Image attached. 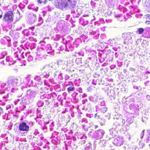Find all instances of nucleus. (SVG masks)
<instances>
[{"mask_svg": "<svg viewBox=\"0 0 150 150\" xmlns=\"http://www.w3.org/2000/svg\"><path fill=\"white\" fill-rule=\"evenodd\" d=\"M144 31V29L143 28H140L138 29L137 32H138V34H141L143 33Z\"/></svg>", "mask_w": 150, "mask_h": 150, "instance_id": "obj_9", "label": "nucleus"}, {"mask_svg": "<svg viewBox=\"0 0 150 150\" xmlns=\"http://www.w3.org/2000/svg\"><path fill=\"white\" fill-rule=\"evenodd\" d=\"M74 90V87L72 86H69L67 88V90L69 92L73 91Z\"/></svg>", "mask_w": 150, "mask_h": 150, "instance_id": "obj_10", "label": "nucleus"}, {"mask_svg": "<svg viewBox=\"0 0 150 150\" xmlns=\"http://www.w3.org/2000/svg\"><path fill=\"white\" fill-rule=\"evenodd\" d=\"M124 142L123 139L120 137L115 138L113 142V144L117 146H120L122 145Z\"/></svg>", "mask_w": 150, "mask_h": 150, "instance_id": "obj_4", "label": "nucleus"}, {"mask_svg": "<svg viewBox=\"0 0 150 150\" xmlns=\"http://www.w3.org/2000/svg\"><path fill=\"white\" fill-rule=\"evenodd\" d=\"M68 5L66 0H61L56 3V6L59 9L63 10L67 7Z\"/></svg>", "mask_w": 150, "mask_h": 150, "instance_id": "obj_3", "label": "nucleus"}, {"mask_svg": "<svg viewBox=\"0 0 150 150\" xmlns=\"http://www.w3.org/2000/svg\"><path fill=\"white\" fill-rule=\"evenodd\" d=\"M31 28L32 29H34V27H32Z\"/></svg>", "mask_w": 150, "mask_h": 150, "instance_id": "obj_19", "label": "nucleus"}, {"mask_svg": "<svg viewBox=\"0 0 150 150\" xmlns=\"http://www.w3.org/2000/svg\"><path fill=\"white\" fill-rule=\"evenodd\" d=\"M46 70L47 71H49L50 70V69L52 68V67L50 66L49 65L45 67Z\"/></svg>", "mask_w": 150, "mask_h": 150, "instance_id": "obj_11", "label": "nucleus"}, {"mask_svg": "<svg viewBox=\"0 0 150 150\" xmlns=\"http://www.w3.org/2000/svg\"><path fill=\"white\" fill-rule=\"evenodd\" d=\"M13 14L12 11H10L5 13L3 17V22L8 24L13 21Z\"/></svg>", "mask_w": 150, "mask_h": 150, "instance_id": "obj_1", "label": "nucleus"}, {"mask_svg": "<svg viewBox=\"0 0 150 150\" xmlns=\"http://www.w3.org/2000/svg\"><path fill=\"white\" fill-rule=\"evenodd\" d=\"M19 129L21 131H28L29 129V127L26 123L22 122L19 124Z\"/></svg>", "mask_w": 150, "mask_h": 150, "instance_id": "obj_5", "label": "nucleus"}, {"mask_svg": "<svg viewBox=\"0 0 150 150\" xmlns=\"http://www.w3.org/2000/svg\"><path fill=\"white\" fill-rule=\"evenodd\" d=\"M145 130H143L142 131V133H141V139H142L144 137V132Z\"/></svg>", "mask_w": 150, "mask_h": 150, "instance_id": "obj_13", "label": "nucleus"}, {"mask_svg": "<svg viewBox=\"0 0 150 150\" xmlns=\"http://www.w3.org/2000/svg\"><path fill=\"white\" fill-rule=\"evenodd\" d=\"M146 37L147 38H148L150 37V30L148 31L146 33Z\"/></svg>", "mask_w": 150, "mask_h": 150, "instance_id": "obj_12", "label": "nucleus"}, {"mask_svg": "<svg viewBox=\"0 0 150 150\" xmlns=\"http://www.w3.org/2000/svg\"><path fill=\"white\" fill-rule=\"evenodd\" d=\"M3 110L1 108H0V112L1 113V112H2V113L3 112Z\"/></svg>", "mask_w": 150, "mask_h": 150, "instance_id": "obj_16", "label": "nucleus"}, {"mask_svg": "<svg viewBox=\"0 0 150 150\" xmlns=\"http://www.w3.org/2000/svg\"><path fill=\"white\" fill-rule=\"evenodd\" d=\"M99 117L100 116L99 115H97V113L96 114L95 116V117H96V119L99 118Z\"/></svg>", "mask_w": 150, "mask_h": 150, "instance_id": "obj_14", "label": "nucleus"}, {"mask_svg": "<svg viewBox=\"0 0 150 150\" xmlns=\"http://www.w3.org/2000/svg\"><path fill=\"white\" fill-rule=\"evenodd\" d=\"M148 23H149V21H146V23H148ZM148 23V24H149V23Z\"/></svg>", "mask_w": 150, "mask_h": 150, "instance_id": "obj_18", "label": "nucleus"}, {"mask_svg": "<svg viewBox=\"0 0 150 150\" xmlns=\"http://www.w3.org/2000/svg\"><path fill=\"white\" fill-rule=\"evenodd\" d=\"M108 110V108L106 107H103L101 109V112L103 113H105Z\"/></svg>", "mask_w": 150, "mask_h": 150, "instance_id": "obj_8", "label": "nucleus"}, {"mask_svg": "<svg viewBox=\"0 0 150 150\" xmlns=\"http://www.w3.org/2000/svg\"><path fill=\"white\" fill-rule=\"evenodd\" d=\"M94 127H95V128H96L97 127H98V126L97 125H95L94 126Z\"/></svg>", "mask_w": 150, "mask_h": 150, "instance_id": "obj_17", "label": "nucleus"}, {"mask_svg": "<svg viewBox=\"0 0 150 150\" xmlns=\"http://www.w3.org/2000/svg\"><path fill=\"white\" fill-rule=\"evenodd\" d=\"M69 2V6L70 7L74 8L76 6V2L74 0H67Z\"/></svg>", "mask_w": 150, "mask_h": 150, "instance_id": "obj_6", "label": "nucleus"}, {"mask_svg": "<svg viewBox=\"0 0 150 150\" xmlns=\"http://www.w3.org/2000/svg\"><path fill=\"white\" fill-rule=\"evenodd\" d=\"M122 37L125 38V40H129L131 38L129 34L125 33L123 34Z\"/></svg>", "mask_w": 150, "mask_h": 150, "instance_id": "obj_7", "label": "nucleus"}, {"mask_svg": "<svg viewBox=\"0 0 150 150\" xmlns=\"http://www.w3.org/2000/svg\"><path fill=\"white\" fill-rule=\"evenodd\" d=\"M21 78H9L8 80L7 83L10 86H15L21 84Z\"/></svg>", "mask_w": 150, "mask_h": 150, "instance_id": "obj_2", "label": "nucleus"}, {"mask_svg": "<svg viewBox=\"0 0 150 150\" xmlns=\"http://www.w3.org/2000/svg\"><path fill=\"white\" fill-rule=\"evenodd\" d=\"M146 16H147L148 18H149L150 19V15L149 14H147L146 15Z\"/></svg>", "mask_w": 150, "mask_h": 150, "instance_id": "obj_15", "label": "nucleus"}]
</instances>
